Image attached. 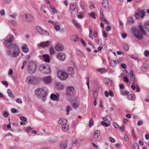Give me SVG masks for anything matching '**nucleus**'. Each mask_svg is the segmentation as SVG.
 Masks as SVG:
<instances>
[{
    "label": "nucleus",
    "instance_id": "9b49d317",
    "mask_svg": "<svg viewBox=\"0 0 149 149\" xmlns=\"http://www.w3.org/2000/svg\"><path fill=\"white\" fill-rule=\"evenodd\" d=\"M71 104L73 108L74 109L78 108L80 105L79 101L77 99L72 100L71 102Z\"/></svg>",
    "mask_w": 149,
    "mask_h": 149
},
{
    "label": "nucleus",
    "instance_id": "412c9836",
    "mask_svg": "<svg viewBox=\"0 0 149 149\" xmlns=\"http://www.w3.org/2000/svg\"><path fill=\"white\" fill-rule=\"evenodd\" d=\"M22 49L24 52L27 53L29 52V50L28 48L27 47L25 44H23Z\"/></svg>",
    "mask_w": 149,
    "mask_h": 149
},
{
    "label": "nucleus",
    "instance_id": "f03ea898",
    "mask_svg": "<svg viewBox=\"0 0 149 149\" xmlns=\"http://www.w3.org/2000/svg\"><path fill=\"white\" fill-rule=\"evenodd\" d=\"M37 70V65L33 61H29L27 64V70L30 74H33L35 73Z\"/></svg>",
    "mask_w": 149,
    "mask_h": 149
},
{
    "label": "nucleus",
    "instance_id": "6e6552de",
    "mask_svg": "<svg viewBox=\"0 0 149 149\" xmlns=\"http://www.w3.org/2000/svg\"><path fill=\"white\" fill-rule=\"evenodd\" d=\"M57 75L58 78L62 80L66 79L68 77L67 74L65 72L61 71L58 72Z\"/></svg>",
    "mask_w": 149,
    "mask_h": 149
},
{
    "label": "nucleus",
    "instance_id": "c756f323",
    "mask_svg": "<svg viewBox=\"0 0 149 149\" xmlns=\"http://www.w3.org/2000/svg\"><path fill=\"white\" fill-rule=\"evenodd\" d=\"M70 39L72 41L74 42H76L79 40V38L78 37L74 36H72L70 37Z\"/></svg>",
    "mask_w": 149,
    "mask_h": 149
},
{
    "label": "nucleus",
    "instance_id": "13d9d810",
    "mask_svg": "<svg viewBox=\"0 0 149 149\" xmlns=\"http://www.w3.org/2000/svg\"><path fill=\"white\" fill-rule=\"evenodd\" d=\"M20 120L23 121L25 122L26 120V118L24 116H21L20 117Z\"/></svg>",
    "mask_w": 149,
    "mask_h": 149
},
{
    "label": "nucleus",
    "instance_id": "6ab92c4d",
    "mask_svg": "<svg viewBox=\"0 0 149 149\" xmlns=\"http://www.w3.org/2000/svg\"><path fill=\"white\" fill-rule=\"evenodd\" d=\"M70 8L71 10L72 11V12L74 11L76 13H78L77 9L76 8V6L73 4H71L70 6Z\"/></svg>",
    "mask_w": 149,
    "mask_h": 149
},
{
    "label": "nucleus",
    "instance_id": "4d7b16f0",
    "mask_svg": "<svg viewBox=\"0 0 149 149\" xmlns=\"http://www.w3.org/2000/svg\"><path fill=\"white\" fill-rule=\"evenodd\" d=\"M141 16L142 18H143L146 14V12L143 10H141Z\"/></svg>",
    "mask_w": 149,
    "mask_h": 149
},
{
    "label": "nucleus",
    "instance_id": "ddd939ff",
    "mask_svg": "<svg viewBox=\"0 0 149 149\" xmlns=\"http://www.w3.org/2000/svg\"><path fill=\"white\" fill-rule=\"evenodd\" d=\"M55 49L57 51H60L63 50V48L62 45L58 43L55 47Z\"/></svg>",
    "mask_w": 149,
    "mask_h": 149
},
{
    "label": "nucleus",
    "instance_id": "58836bf2",
    "mask_svg": "<svg viewBox=\"0 0 149 149\" xmlns=\"http://www.w3.org/2000/svg\"><path fill=\"white\" fill-rule=\"evenodd\" d=\"M103 119L104 121H107L108 122H109L111 120V118L110 116H107L105 117H104Z\"/></svg>",
    "mask_w": 149,
    "mask_h": 149
},
{
    "label": "nucleus",
    "instance_id": "9d476101",
    "mask_svg": "<svg viewBox=\"0 0 149 149\" xmlns=\"http://www.w3.org/2000/svg\"><path fill=\"white\" fill-rule=\"evenodd\" d=\"M56 57L59 60L61 61L65 60L66 58L65 54L63 53H58L56 55Z\"/></svg>",
    "mask_w": 149,
    "mask_h": 149
},
{
    "label": "nucleus",
    "instance_id": "cd10ccee",
    "mask_svg": "<svg viewBox=\"0 0 149 149\" xmlns=\"http://www.w3.org/2000/svg\"><path fill=\"white\" fill-rule=\"evenodd\" d=\"M100 132L98 130H97L95 131V132L94 134V138L95 139H97L100 136Z\"/></svg>",
    "mask_w": 149,
    "mask_h": 149
},
{
    "label": "nucleus",
    "instance_id": "7c9ffc66",
    "mask_svg": "<svg viewBox=\"0 0 149 149\" xmlns=\"http://www.w3.org/2000/svg\"><path fill=\"white\" fill-rule=\"evenodd\" d=\"M90 17L92 18L93 19H96V13L93 12H92L88 13Z\"/></svg>",
    "mask_w": 149,
    "mask_h": 149
},
{
    "label": "nucleus",
    "instance_id": "e433bc0d",
    "mask_svg": "<svg viewBox=\"0 0 149 149\" xmlns=\"http://www.w3.org/2000/svg\"><path fill=\"white\" fill-rule=\"evenodd\" d=\"M141 10L138 11L135 13V16L136 18H139L141 16Z\"/></svg>",
    "mask_w": 149,
    "mask_h": 149
},
{
    "label": "nucleus",
    "instance_id": "1a4fd4ad",
    "mask_svg": "<svg viewBox=\"0 0 149 149\" xmlns=\"http://www.w3.org/2000/svg\"><path fill=\"white\" fill-rule=\"evenodd\" d=\"M36 29L38 31L41 35L46 36H48L49 35L48 31L42 29L40 27H37Z\"/></svg>",
    "mask_w": 149,
    "mask_h": 149
},
{
    "label": "nucleus",
    "instance_id": "b1692460",
    "mask_svg": "<svg viewBox=\"0 0 149 149\" xmlns=\"http://www.w3.org/2000/svg\"><path fill=\"white\" fill-rule=\"evenodd\" d=\"M100 19H102V21H103L106 24H107L108 23L107 21L105 19L103 18L104 16L102 11L100 10Z\"/></svg>",
    "mask_w": 149,
    "mask_h": 149
},
{
    "label": "nucleus",
    "instance_id": "aec40b11",
    "mask_svg": "<svg viewBox=\"0 0 149 149\" xmlns=\"http://www.w3.org/2000/svg\"><path fill=\"white\" fill-rule=\"evenodd\" d=\"M50 44V42L49 41H46L45 42H42L40 44V46L42 48L48 46Z\"/></svg>",
    "mask_w": 149,
    "mask_h": 149
},
{
    "label": "nucleus",
    "instance_id": "69168bd1",
    "mask_svg": "<svg viewBox=\"0 0 149 149\" xmlns=\"http://www.w3.org/2000/svg\"><path fill=\"white\" fill-rule=\"evenodd\" d=\"M143 123V121L142 120H139L138 122L137 123V125L138 126H140Z\"/></svg>",
    "mask_w": 149,
    "mask_h": 149
},
{
    "label": "nucleus",
    "instance_id": "4468645a",
    "mask_svg": "<svg viewBox=\"0 0 149 149\" xmlns=\"http://www.w3.org/2000/svg\"><path fill=\"white\" fill-rule=\"evenodd\" d=\"M52 79L49 76L45 77L43 78V81L44 83L46 84H49L51 81Z\"/></svg>",
    "mask_w": 149,
    "mask_h": 149
},
{
    "label": "nucleus",
    "instance_id": "ea45409f",
    "mask_svg": "<svg viewBox=\"0 0 149 149\" xmlns=\"http://www.w3.org/2000/svg\"><path fill=\"white\" fill-rule=\"evenodd\" d=\"M97 70L101 74L107 71L104 68L97 69Z\"/></svg>",
    "mask_w": 149,
    "mask_h": 149
},
{
    "label": "nucleus",
    "instance_id": "09e8293b",
    "mask_svg": "<svg viewBox=\"0 0 149 149\" xmlns=\"http://www.w3.org/2000/svg\"><path fill=\"white\" fill-rule=\"evenodd\" d=\"M123 48L124 50L125 51H128L129 49V47L128 45L124 44L123 46Z\"/></svg>",
    "mask_w": 149,
    "mask_h": 149
},
{
    "label": "nucleus",
    "instance_id": "864d4df0",
    "mask_svg": "<svg viewBox=\"0 0 149 149\" xmlns=\"http://www.w3.org/2000/svg\"><path fill=\"white\" fill-rule=\"evenodd\" d=\"M79 40H80L81 41V42H82V44H83V45L84 46H85V47L86 46V44L85 42L83 40V39L82 38H79Z\"/></svg>",
    "mask_w": 149,
    "mask_h": 149
},
{
    "label": "nucleus",
    "instance_id": "338daca9",
    "mask_svg": "<svg viewBox=\"0 0 149 149\" xmlns=\"http://www.w3.org/2000/svg\"><path fill=\"white\" fill-rule=\"evenodd\" d=\"M113 125L114 127L115 128H118L119 127V125H118L116 123L114 122V123H113Z\"/></svg>",
    "mask_w": 149,
    "mask_h": 149
},
{
    "label": "nucleus",
    "instance_id": "2eb2a0df",
    "mask_svg": "<svg viewBox=\"0 0 149 149\" xmlns=\"http://www.w3.org/2000/svg\"><path fill=\"white\" fill-rule=\"evenodd\" d=\"M67 123V120L65 118H60L58 121L59 124L64 125Z\"/></svg>",
    "mask_w": 149,
    "mask_h": 149
},
{
    "label": "nucleus",
    "instance_id": "4c0bfd02",
    "mask_svg": "<svg viewBox=\"0 0 149 149\" xmlns=\"http://www.w3.org/2000/svg\"><path fill=\"white\" fill-rule=\"evenodd\" d=\"M73 24L75 25V26L77 28H79L80 27V25L75 20H73L72 21Z\"/></svg>",
    "mask_w": 149,
    "mask_h": 149
},
{
    "label": "nucleus",
    "instance_id": "bb28decb",
    "mask_svg": "<svg viewBox=\"0 0 149 149\" xmlns=\"http://www.w3.org/2000/svg\"><path fill=\"white\" fill-rule=\"evenodd\" d=\"M68 90L69 91L71 92L73 94H75L76 91L74 87L72 86H69L68 87Z\"/></svg>",
    "mask_w": 149,
    "mask_h": 149
},
{
    "label": "nucleus",
    "instance_id": "6e6d98bb",
    "mask_svg": "<svg viewBox=\"0 0 149 149\" xmlns=\"http://www.w3.org/2000/svg\"><path fill=\"white\" fill-rule=\"evenodd\" d=\"M54 28L56 31L59 30L60 28V26L58 25H56L54 26Z\"/></svg>",
    "mask_w": 149,
    "mask_h": 149
},
{
    "label": "nucleus",
    "instance_id": "5701e85b",
    "mask_svg": "<svg viewBox=\"0 0 149 149\" xmlns=\"http://www.w3.org/2000/svg\"><path fill=\"white\" fill-rule=\"evenodd\" d=\"M45 61L47 63H49L50 61V59L48 55L47 54L43 55Z\"/></svg>",
    "mask_w": 149,
    "mask_h": 149
},
{
    "label": "nucleus",
    "instance_id": "423d86ee",
    "mask_svg": "<svg viewBox=\"0 0 149 149\" xmlns=\"http://www.w3.org/2000/svg\"><path fill=\"white\" fill-rule=\"evenodd\" d=\"M131 30L132 34L139 40H141L143 36L139 30L135 27L132 28Z\"/></svg>",
    "mask_w": 149,
    "mask_h": 149
},
{
    "label": "nucleus",
    "instance_id": "473e14b6",
    "mask_svg": "<svg viewBox=\"0 0 149 149\" xmlns=\"http://www.w3.org/2000/svg\"><path fill=\"white\" fill-rule=\"evenodd\" d=\"M144 28L149 31V21H147L144 23Z\"/></svg>",
    "mask_w": 149,
    "mask_h": 149
},
{
    "label": "nucleus",
    "instance_id": "c85d7f7f",
    "mask_svg": "<svg viewBox=\"0 0 149 149\" xmlns=\"http://www.w3.org/2000/svg\"><path fill=\"white\" fill-rule=\"evenodd\" d=\"M56 87L58 89H62L63 88V86L61 84L56 83Z\"/></svg>",
    "mask_w": 149,
    "mask_h": 149
},
{
    "label": "nucleus",
    "instance_id": "a19ab883",
    "mask_svg": "<svg viewBox=\"0 0 149 149\" xmlns=\"http://www.w3.org/2000/svg\"><path fill=\"white\" fill-rule=\"evenodd\" d=\"M77 54L79 56H80L82 57H84V55L83 54V53L81 52V51L78 50L77 51Z\"/></svg>",
    "mask_w": 149,
    "mask_h": 149
},
{
    "label": "nucleus",
    "instance_id": "3c124183",
    "mask_svg": "<svg viewBox=\"0 0 149 149\" xmlns=\"http://www.w3.org/2000/svg\"><path fill=\"white\" fill-rule=\"evenodd\" d=\"M101 124L103 126L106 127H107L109 125L107 123H106L104 121H101Z\"/></svg>",
    "mask_w": 149,
    "mask_h": 149
},
{
    "label": "nucleus",
    "instance_id": "5fc2aeb1",
    "mask_svg": "<svg viewBox=\"0 0 149 149\" xmlns=\"http://www.w3.org/2000/svg\"><path fill=\"white\" fill-rule=\"evenodd\" d=\"M144 54L145 56L146 57H149V51L148 50H146L144 52Z\"/></svg>",
    "mask_w": 149,
    "mask_h": 149
},
{
    "label": "nucleus",
    "instance_id": "774afa93",
    "mask_svg": "<svg viewBox=\"0 0 149 149\" xmlns=\"http://www.w3.org/2000/svg\"><path fill=\"white\" fill-rule=\"evenodd\" d=\"M109 95L110 96L112 97H113V96H114L113 93L112 91L109 90Z\"/></svg>",
    "mask_w": 149,
    "mask_h": 149
},
{
    "label": "nucleus",
    "instance_id": "de8ad7c7",
    "mask_svg": "<svg viewBox=\"0 0 149 149\" xmlns=\"http://www.w3.org/2000/svg\"><path fill=\"white\" fill-rule=\"evenodd\" d=\"M117 64L116 61H113L111 63V65L112 67H115Z\"/></svg>",
    "mask_w": 149,
    "mask_h": 149
},
{
    "label": "nucleus",
    "instance_id": "a878e982",
    "mask_svg": "<svg viewBox=\"0 0 149 149\" xmlns=\"http://www.w3.org/2000/svg\"><path fill=\"white\" fill-rule=\"evenodd\" d=\"M102 4L105 8L108 7V3L107 0H103L102 2Z\"/></svg>",
    "mask_w": 149,
    "mask_h": 149
},
{
    "label": "nucleus",
    "instance_id": "79ce46f5",
    "mask_svg": "<svg viewBox=\"0 0 149 149\" xmlns=\"http://www.w3.org/2000/svg\"><path fill=\"white\" fill-rule=\"evenodd\" d=\"M72 110V109L71 107L70 106H68L67 107L66 111L67 113L66 114V115H68L69 114V112L70 111Z\"/></svg>",
    "mask_w": 149,
    "mask_h": 149
},
{
    "label": "nucleus",
    "instance_id": "0eeeda50",
    "mask_svg": "<svg viewBox=\"0 0 149 149\" xmlns=\"http://www.w3.org/2000/svg\"><path fill=\"white\" fill-rule=\"evenodd\" d=\"M22 19L23 21L26 22H30L33 20V17L29 14H26L22 15Z\"/></svg>",
    "mask_w": 149,
    "mask_h": 149
},
{
    "label": "nucleus",
    "instance_id": "f8f14e48",
    "mask_svg": "<svg viewBox=\"0 0 149 149\" xmlns=\"http://www.w3.org/2000/svg\"><path fill=\"white\" fill-rule=\"evenodd\" d=\"M50 98L53 100L58 101L59 99V95L58 94H52L50 95Z\"/></svg>",
    "mask_w": 149,
    "mask_h": 149
},
{
    "label": "nucleus",
    "instance_id": "37998d69",
    "mask_svg": "<svg viewBox=\"0 0 149 149\" xmlns=\"http://www.w3.org/2000/svg\"><path fill=\"white\" fill-rule=\"evenodd\" d=\"M51 9L52 10V14L54 15L55 13H57V11L56 10V8L53 7H50Z\"/></svg>",
    "mask_w": 149,
    "mask_h": 149
},
{
    "label": "nucleus",
    "instance_id": "c9c22d12",
    "mask_svg": "<svg viewBox=\"0 0 149 149\" xmlns=\"http://www.w3.org/2000/svg\"><path fill=\"white\" fill-rule=\"evenodd\" d=\"M127 22H129V24H133L134 22L133 18L131 17H129L128 18Z\"/></svg>",
    "mask_w": 149,
    "mask_h": 149
},
{
    "label": "nucleus",
    "instance_id": "8fccbe9b",
    "mask_svg": "<svg viewBox=\"0 0 149 149\" xmlns=\"http://www.w3.org/2000/svg\"><path fill=\"white\" fill-rule=\"evenodd\" d=\"M93 125V121L92 119H90L89 120V125L90 127H91Z\"/></svg>",
    "mask_w": 149,
    "mask_h": 149
},
{
    "label": "nucleus",
    "instance_id": "f3484780",
    "mask_svg": "<svg viewBox=\"0 0 149 149\" xmlns=\"http://www.w3.org/2000/svg\"><path fill=\"white\" fill-rule=\"evenodd\" d=\"M67 72L68 74L73 75L74 74V71L72 68L69 67L67 70Z\"/></svg>",
    "mask_w": 149,
    "mask_h": 149
},
{
    "label": "nucleus",
    "instance_id": "20e7f679",
    "mask_svg": "<svg viewBox=\"0 0 149 149\" xmlns=\"http://www.w3.org/2000/svg\"><path fill=\"white\" fill-rule=\"evenodd\" d=\"M39 70L40 72L44 74H48L50 72V67L46 64L40 65L39 66Z\"/></svg>",
    "mask_w": 149,
    "mask_h": 149
},
{
    "label": "nucleus",
    "instance_id": "2f4dec72",
    "mask_svg": "<svg viewBox=\"0 0 149 149\" xmlns=\"http://www.w3.org/2000/svg\"><path fill=\"white\" fill-rule=\"evenodd\" d=\"M67 143H62L60 144V148L62 149H65L67 147Z\"/></svg>",
    "mask_w": 149,
    "mask_h": 149
},
{
    "label": "nucleus",
    "instance_id": "052dcab7",
    "mask_svg": "<svg viewBox=\"0 0 149 149\" xmlns=\"http://www.w3.org/2000/svg\"><path fill=\"white\" fill-rule=\"evenodd\" d=\"M54 50L52 47H51L50 49V53L52 54H54Z\"/></svg>",
    "mask_w": 149,
    "mask_h": 149
},
{
    "label": "nucleus",
    "instance_id": "f704fd0d",
    "mask_svg": "<svg viewBox=\"0 0 149 149\" xmlns=\"http://www.w3.org/2000/svg\"><path fill=\"white\" fill-rule=\"evenodd\" d=\"M7 93L8 95L9 96L13 98L14 97V95L12 93V91L10 89L8 90Z\"/></svg>",
    "mask_w": 149,
    "mask_h": 149
},
{
    "label": "nucleus",
    "instance_id": "0e129e2a",
    "mask_svg": "<svg viewBox=\"0 0 149 149\" xmlns=\"http://www.w3.org/2000/svg\"><path fill=\"white\" fill-rule=\"evenodd\" d=\"M109 140L111 142L113 143L115 142V139L114 138H112L111 137H109Z\"/></svg>",
    "mask_w": 149,
    "mask_h": 149
},
{
    "label": "nucleus",
    "instance_id": "7ed1b4c3",
    "mask_svg": "<svg viewBox=\"0 0 149 149\" xmlns=\"http://www.w3.org/2000/svg\"><path fill=\"white\" fill-rule=\"evenodd\" d=\"M36 94L39 98H42L43 101H45L47 93L45 90L42 88H38L36 91Z\"/></svg>",
    "mask_w": 149,
    "mask_h": 149
},
{
    "label": "nucleus",
    "instance_id": "f257e3e1",
    "mask_svg": "<svg viewBox=\"0 0 149 149\" xmlns=\"http://www.w3.org/2000/svg\"><path fill=\"white\" fill-rule=\"evenodd\" d=\"M3 43L4 45L8 47L7 54L12 57H16L20 53V49L16 44H12L14 39V36L12 35H9L7 36Z\"/></svg>",
    "mask_w": 149,
    "mask_h": 149
},
{
    "label": "nucleus",
    "instance_id": "680f3d73",
    "mask_svg": "<svg viewBox=\"0 0 149 149\" xmlns=\"http://www.w3.org/2000/svg\"><path fill=\"white\" fill-rule=\"evenodd\" d=\"M119 130L121 132H123L124 130L125 126L124 125H123L122 127H119Z\"/></svg>",
    "mask_w": 149,
    "mask_h": 149
},
{
    "label": "nucleus",
    "instance_id": "4be33fe9",
    "mask_svg": "<svg viewBox=\"0 0 149 149\" xmlns=\"http://www.w3.org/2000/svg\"><path fill=\"white\" fill-rule=\"evenodd\" d=\"M135 95L134 94H131L127 97V99L130 100H135Z\"/></svg>",
    "mask_w": 149,
    "mask_h": 149
},
{
    "label": "nucleus",
    "instance_id": "dca6fc26",
    "mask_svg": "<svg viewBox=\"0 0 149 149\" xmlns=\"http://www.w3.org/2000/svg\"><path fill=\"white\" fill-rule=\"evenodd\" d=\"M148 64L145 63H143L141 68L142 71L145 72L147 71L148 69Z\"/></svg>",
    "mask_w": 149,
    "mask_h": 149
},
{
    "label": "nucleus",
    "instance_id": "e2e57ef3",
    "mask_svg": "<svg viewBox=\"0 0 149 149\" xmlns=\"http://www.w3.org/2000/svg\"><path fill=\"white\" fill-rule=\"evenodd\" d=\"M16 101L19 104L22 103V101L20 98H17L16 100Z\"/></svg>",
    "mask_w": 149,
    "mask_h": 149
},
{
    "label": "nucleus",
    "instance_id": "49530a36",
    "mask_svg": "<svg viewBox=\"0 0 149 149\" xmlns=\"http://www.w3.org/2000/svg\"><path fill=\"white\" fill-rule=\"evenodd\" d=\"M94 98H97V91L95 89L93 91Z\"/></svg>",
    "mask_w": 149,
    "mask_h": 149
},
{
    "label": "nucleus",
    "instance_id": "39448f33",
    "mask_svg": "<svg viewBox=\"0 0 149 149\" xmlns=\"http://www.w3.org/2000/svg\"><path fill=\"white\" fill-rule=\"evenodd\" d=\"M26 81L27 84H36L39 82L38 79L32 75L26 78Z\"/></svg>",
    "mask_w": 149,
    "mask_h": 149
},
{
    "label": "nucleus",
    "instance_id": "a18cd8bd",
    "mask_svg": "<svg viewBox=\"0 0 149 149\" xmlns=\"http://www.w3.org/2000/svg\"><path fill=\"white\" fill-rule=\"evenodd\" d=\"M62 130L64 131H67L68 129V126L67 125H64L62 126Z\"/></svg>",
    "mask_w": 149,
    "mask_h": 149
},
{
    "label": "nucleus",
    "instance_id": "603ef678",
    "mask_svg": "<svg viewBox=\"0 0 149 149\" xmlns=\"http://www.w3.org/2000/svg\"><path fill=\"white\" fill-rule=\"evenodd\" d=\"M94 3L93 1L91 2L90 5L89 6V8L91 9H92L94 8Z\"/></svg>",
    "mask_w": 149,
    "mask_h": 149
},
{
    "label": "nucleus",
    "instance_id": "a211bd4d",
    "mask_svg": "<svg viewBox=\"0 0 149 149\" xmlns=\"http://www.w3.org/2000/svg\"><path fill=\"white\" fill-rule=\"evenodd\" d=\"M103 81L107 86H110L111 85V82L108 78L104 79L103 80Z\"/></svg>",
    "mask_w": 149,
    "mask_h": 149
},
{
    "label": "nucleus",
    "instance_id": "c03bdc74",
    "mask_svg": "<svg viewBox=\"0 0 149 149\" xmlns=\"http://www.w3.org/2000/svg\"><path fill=\"white\" fill-rule=\"evenodd\" d=\"M133 147L134 149H139V146L137 143H135L133 145Z\"/></svg>",
    "mask_w": 149,
    "mask_h": 149
},
{
    "label": "nucleus",
    "instance_id": "72a5a7b5",
    "mask_svg": "<svg viewBox=\"0 0 149 149\" xmlns=\"http://www.w3.org/2000/svg\"><path fill=\"white\" fill-rule=\"evenodd\" d=\"M139 28L141 33L143 34L146 35V32L144 30L142 26V25H140L139 26Z\"/></svg>",
    "mask_w": 149,
    "mask_h": 149
},
{
    "label": "nucleus",
    "instance_id": "bf43d9fd",
    "mask_svg": "<svg viewBox=\"0 0 149 149\" xmlns=\"http://www.w3.org/2000/svg\"><path fill=\"white\" fill-rule=\"evenodd\" d=\"M8 115V113L7 112L5 111L3 113V116L5 117H7Z\"/></svg>",
    "mask_w": 149,
    "mask_h": 149
},
{
    "label": "nucleus",
    "instance_id": "393cba45",
    "mask_svg": "<svg viewBox=\"0 0 149 149\" xmlns=\"http://www.w3.org/2000/svg\"><path fill=\"white\" fill-rule=\"evenodd\" d=\"M129 74L131 80L132 81H134L135 77V76L134 74H133V72L132 70H131Z\"/></svg>",
    "mask_w": 149,
    "mask_h": 149
}]
</instances>
